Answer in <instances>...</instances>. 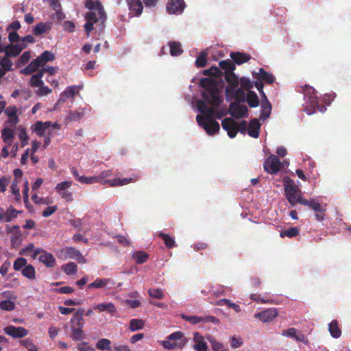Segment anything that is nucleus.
Here are the masks:
<instances>
[{
  "label": "nucleus",
  "instance_id": "1",
  "mask_svg": "<svg viewBox=\"0 0 351 351\" xmlns=\"http://www.w3.org/2000/svg\"><path fill=\"white\" fill-rule=\"evenodd\" d=\"M85 7L90 10L85 15L86 23L84 26L87 36H89L95 23H99L101 29L104 28L106 14L102 4L98 1L86 0Z\"/></svg>",
  "mask_w": 351,
  "mask_h": 351
},
{
  "label": "nucleus",
  "instance_id": "2",
  "mask_svg": "<svg viewBox=\"0 0 351 351\" xmlns=\"http://www.w3.org/2000/svg\"><path fill=\"white\" fill-rule=\"evenodd\" d=\"M298 92L302 91L304 94V100L302 106L304 110L309 115L315 113L317 111L324 112L326 107L323 105H319L317 92L312 86L305 85L301 86Z\"/></svg>",
  "mask_w": 351,
  "mask_h": 351
},
{
  "label": "nucleus",
  "instance_id": "3",
  "mask_svg": "<svg viewBox=\"0 0 351 351\" xmlns=\"http://www.w3.org/2000/svg\"><path fill=\"white\" fill-rule=\"evenodd\" d=\"M199 84L205 90L202 93V97L207 101L208 104L216 107L222 102L216 80L202 78Z\"/></svg>",
  "mask_w": 351,
  "mask_h": 351
},
{
  "label": "nucleus",
  "instance_id": "4",
  "mask_svg": "<svg viewBox=\"0 0 351 351\" xmlns=\"http://www.w3.org/2000/svg\"><path fill=\"white\" fill-rule=\"evenodd\" d=\"M283 185L285 196L291 206H294L297 204H300V200L303 199L302 192L294 181L289 177H285L283 179Z\"/></svg>",
  "mask_w": 351,
  "mask_h": 351
},
{
  "label": "nucleus",
  "instance_id": "5",
  "mask_svg": "<svg viewBox=\"0 0 351 351\" xmlns=\"http://www.w3.org/2000/svg\"><path fill=\"white\" fill-rule=\"evenodd\" d=\"M50 128H53V129L60 130L61 126L58 124V122H55L52 123L51 121H45L43 122L41 121H37L35 123H34L31 129L39 136H45L46 132L47 130H49Z\"/></svg>",
  "mask_w": 351,
  "mask_h": 351
},
{
  "label": "nucleus",
  "instance_id": "6",
  "mask_svg": "<svg viewBox=\"0 0 351 351\" xmlns=\"http://www.w3.org/2000/svg\"><path fill=\"white\" fill-rule=\"evenodd\" d=\"M264 170L271 175L277 174L282 168V165L278 157L276 155H270L264 162Z\"/></svg>",
  "mask_w": 351,
  "mask_h": 351
},
{
  "label": "nucleus",
  "instance_id": "7",
  "mask_svg": "<svg viewBox=\"0 0 351 351\" xmlns=\"http://www.w3.org/2000/svg\"><path fill=\"white\" fill-rule=\"evenodd\" d=\"M72 181H63L57 184L55 190L58 195L67 202L73 201V193L68 189L71 186Z\"/></svg>",
  "mask_w": 351,
  "mask_h": 351
},
{
  "label": "nucleus",
  "instance_id": "8",
  "mask_svg": "<svg viewBox=\"0 0 351 351\" xmlns=\"http://www.w3.org/2000/svg\"><path fill=\"white\" fill-rule=\"evenodd\" d=\"M222 128L224 130L227 131L228 135L230 138H234L238 132V124L232 118H225L221 122Z\"/></svg>",
  "mask_w": 351,
  "mask_h": 351
},
{
  "label": "nucleus",
  "instance_id": "9",
  "mask_svg": "<svg viewBox=\"0 0 351 351\" xmlns=\"http://www.w3.org/2000/svg\"><path fill=\"white\" fill-rule=\"evenodd\" d=\"M228 111L233 117L240 119L247 114L248 109L246 106L240 105L239 103H231Z\"/></svg>",
  "mask_w": 351,
  "mask_h": 351
},
{
  "label": "nucleus",
  "instance_id": "10",
  "mask_svg": "<svg viewBox=\"0 0 351 351\" xmlns=\"http://www.w3.org/2000/svg\"><path fill=\"white\" fill-rule=\"evenodd\" d=\"M3 330L6 335L14 339L24 337L27 336L29 332L28 330L23 327H16L14 326H8L4 328Z\"/></svg>",
  "mask_w": 351,
  "mask_h": 351
},
{
  "label": "nucleus",
  "instance_id": "11",
  "mask_svg": "<svg viewBox=\"0 0 351 351\" xmlns=\"http://www.w3.org/2000/svg\"><path fill=\"white\" fill-rule=\"evenodd\" d=\"M225 80L228 83V86L226 88V95H230L232 94L234 89L237 88L239 84L238 77L233 72L227 73L225 75Z\"/></svg>",
  "mask_w": 351,
  "mask_h": 351
},
{
  "label": "nucleus",
  "instance_id": "12",
  "mask_svg": "<svg viewBox=\"0 0 351 351\" xmlns=\"http://www.w3.org/2000/svg\"><path fill=\"white\" fill-rule=\"evenodd\" d=\"M115 285L114 281L110 278H99L88 284L87 287L89 289H111Z\"/></svg>",
  "mask_w": 351,
  "mask_h": 351
},
{
  "label": "nucleus",
  "instance_id": "13",
  "mask_svg": "<svg viewBox=\"0 0 351 351\" xmlns=\"http://www.w3.org/2000/svg\"><path fill=\"white\" fill-rule=\"evenodd\" d=\"M278 315V311L275 308H269L260 313H256L254 317L258 318L263 322H269Z\"/></svg>",
  "mask_w": 351,
  "mask_h": 351
},
{
  "label": "nucleus",
  "instance_id": "14",
  "mask_svg": "<svg viewBox=\"0 0 351 351\" xmlns=\"http://www.w3.org/2000/svg\"><path fill=\"white\" fill-rule=\"evenodd\" d=\"M282 335L285 337L293 338L298 342H302L305 344L308 343V340L306 339L305 335L298 332L297 329L295 328H289L285 330H283Z\"/></svg>",
  "mask_w": 351,
  "mask_h": 351
},
{
  "label": "nucleus",
  "instance_id": "15",
  "mask_svg": "<svg viewBox=\"0 0 351 351\" xmlns=\"http://www.w3.org/2000/svg\"><path fill=\"white\" fill-rule=\"evenodd\" d=\"M26 43L10 44L5 46V55L8 57H16L26 48Z\"/></svg>",
  "mask_w": 351,
  "mask_h": 351
},
{
  "label": "nucleus",
  "instance_id": "16",
  "mask_svg": "<svg viewBox=\"0 0 351 351\" xmlns=\"http://www.w3.org/2000/svg\"><path fill=\"white\" fill-rule=\"evenodd\" d=\"M84 310L78 309L71 319V329L84 328V320L83 319Z\"/></svg>",
  "mask_w": 351,
  "mask_h": 351
},
{
  "label": "nucleus",
  "instance_id": "17",
  "mask_svg": "<svg viewBox=\"0 0 351 351\" xmlns=\"http://www.w3.org/2000/svg\"><path fill=\"white\" fill-rule=\"evenodd\" d=\"M193 341L194 345L193 348L196 351H202L208 350V346L205 341V337L202 335L199 332H195L193 334Z\"/></svg>",
  "mask_w": 351,
  "mask_h": 351
},
{
  "label": "nucleus",
  "instance_id": "18",
  "mask_svg": "<svg viewBox=\"0 0 351 351\" xmlns=\"http://www.w3.org/2000/svg\"><path fill=\"white\" fill-rule=\"evenodd\" d=\"M17 112L18 108L15 106H9L5 109V114L9 117L8 122L12 125H16L19 121Z\"/></svg>",
  "mask_w": 351,
  "mask_h": 351
},
{
  "label": "nucleus",
  "instance_id": "19",
  "mask_svg": "<svg viewBox=\"0 0 351 351\" xmlns=\"http://www.w3.org/2000/svg\"><path fill=\"white\" fill-rule=\"evenodd\" d=\"M207 101L204 100H199L197 102V110L204 116L206 117L207 119H211L213 117L215 114V110L213 108H209L207 106Z\"/></svg>",
  "mask_w": 351,
  "mask_h": 351
},
{
  "label": "nucleus",
  "instance_id": "20",
  "mask_svg": "<svg viewBox=\"0 0 351 351\" xmlns=\"http://www.w3.org/2000/svg\"><path fill=\"white\" fill-rule=\"evenodd\" d=\"M38 259L47 267H53L56 265V259L53 254L45 250L39 255Z\"/></svg>",
  "mask_w": 351,
  "mask_h": 351
},
{
  "label": "nucleus",
  "instance_id": "21",
  "mask_svg": "<svg viewBox=\"0 0 351 351\" xmlns=\"http://www.w3.org/2000/svg\"><path fill=\"white\" fill-rule=\"evenodd\" d=\"M261 123L257 119H252L248 126V135L252 138H257L259 136Z\"/></svg>",
  "mask_w": 351,
  "mask_h": 351
},
{
  "label": "nucleus",
  "instance_id": "22",
  "mask_svg": "<svg viewBox=\"0 0 351 351\" xmlns=\"http://www.w3.org/2000/svg\"><path fill=\"white\" fill-rule=\"evenodd\" d=\"M209 135H213L217 133L220 130L219 123L213 118L208 119L207 123H204L203 128Z\"/></svg>",
  "mask_w": 351,
  "mask_h": 351
},
{
  "label": "nucleus",
  "instance_id": "23",
  "mask_svg": "<svg viewBox=\"0 0 351 351\" xmlns=\"http://www.w3.org/2000/svg\"><path fill=\"white\" fill-rule=\"evenodd\" d=\"M230 58L234 64L239 65L245 63L251 59V56L248 53L239 51L232 52L230 53Z\"/></svg>",
  "mask_w": 351,
  "mask_h": 351
},
{
  "label": "nucleus",
  "instance_id": "24",
  "mask_svg": "<svg viewBox=\"0 0 351 351\" xmlns=\"http://www.w3.org/2000/svg\"><path fill=\"white\" fill-rule=\"evenodd\" d=\"M93 308L98 310L99 312L106 311L111 315H114L117 311V308L114 304L112 302L108 303H100L95 305Z\"/></svg>",
  "mask_w": 351,
  "mask_h": 351
},
{
  "label": "nucleus",
  "instance_id": "25",
  "mask_svg": "<svg viewBox=\"0 0 351 351\" xmlns=\"http://www.w3.org/2000/svg\"><path fill=\"white\" fill-rule=\"evenodd\" d=\"M66 254L72 259L77 261L79 263H85L86 259L82 256L79 250L77 249L70 247L66 249Z\"/></svg>",
  "mask_w": 351,
  "mask_h": 351
},
{
  "label": "nucleus",
  "instance_id": "26",
  "mask_svg": "<svg viewBox=\"0 0 351 351\" xmlns=\"http://www.w3.org/2000/svg\"><path fill=\"white\" fill-rule=\"evenodd\" d=\"M158 343L166 350H171L176 347V332L169 335L165 340L158 341Z\"/></svg>",
  "mask_w": 351,
  "mask_h": 351
},
{
  "label": "nucleus",
  "instance_id": "27",
  "mask_svg": "<svg viewBox=\"0 0 351 351\" xmlns=\"http://www.w3.org/2000/svg\"><path fill=\"white\" fill-rule=\"evenodd\" d=\"M37 62H39L41 66H44L47 62H51L55 60L54 54L49 51H45L37 58Z\"/></svg>",
  "mask_w": 351,
  "mask_h": 351
},
{
  "label": "nucleus",
  "instance_id": "28",
  "mask_svg": "<svg viewBox=\"0 0 351 351\" xmlns=\"http://www.w3.org/2000/svg\"><path fill=\"white\" fill-rule=\"evenodd\" d=\"M328 330L333 338L337 339L341 335V330L340 329L339 322L335 319L328 324Z\"/></svg>",
  "mask_w": 351,
  "mask_h": 351
},
{
  "label": "nucleus",
  "instance_id": "29",
  "mask_svg": "<svg viewBox=\"0 0 351 351\" xmlns=\"http://www.w3.org/2000/svg\"><path fill=\"white\" fill-rule=\"evenodd\" d=\"M130 10L136 15H140L143 9L141 0H127Z\"/></svg>",
  "mask_w": 351,
  "mask_h": 351
},
{
  "label": "nucleus",
  "instance_id": "30",
  "mask_svg": "<svg viewBox=\"0 0 351 351\" xmlns=\"http://www.w3.org/2000/svg\"><path fill=\"white\" fill-rule=\"evenodd\" d=\"M257 79L260 81L265 82L269 84H273L274 82V77L273 75L267 72L263 68L259 69Z\"/></svg>",
  "mask_w": 351,
  "mask_h": 351
},
{
  "label": "nucleus",
  "instance_id": "31",
  "mask_svg": "<svg viewBox=\"0 0 351 351\" xmlns=\"http://www.w3.org/2000/svg\"><path fill=\"white\" fill-rule=\"evenodd\" d=\"M14 130L9 128H5L1 130V137L8 146H10L14 138Z\"/></svg>",
  "mask_w": 351,
  "mask_h": 351
},
{
  "label": "nucleus",
  "instance_id": "32",
  "mask_svg": "<svg viewBox=\"0 0 351 351\" xmlns=\"http://www.w3.org/2000/svg\"><path fill=\"white\" fill-rule=\"evenodd\" d=\"M22 275L28 280H33L36 279L35 268L30 264H27L21 271Z\"/></svg>",
  "mask_w": 351,
  "mask_h": 351
},
{
  "label": "nucleus",
  "instance_id": "33",
  "mask_svg": "<svg viewBox=\"0 0 351 351\" xmlns=\"http://www.w3.org/2000/svg\"><path fill=\"white\" fill-rule=\"evenodd\" d=\"M245 100L251 108H256L259 105V99L256 93L252 90H249Z\"/></svg>",
  "mask_w": 351,
  "mask_h": 351
},
{
  "label": "nucleus",
  "instance_id": "34",
  "mask_svg": "<svg viewBox=\"0 0 351 351\" xmlns=\"http://www.w3.org/2000/svg\"><path fill=\"white\" fill-rule=\"evenodd\" d=\"M132 258L138 265L145 263L149 258V254L143 251H136L133 253Z\"/></svg>",
  "mask_w": 351,
  "mask_h": 351
},
{
  "label": "nucleus",
  "instance_id": "35",
  "mask_svg": "<svg viewBox=\"0 0 351 351\" xmlns=\"http://www.w3.org/2000/svg\"><path fill=\"white\" fill-rule=\"evenodd\" d=\"M41 66L36 59H34L26 67L21 70L24 75H30L35 72L38 67Z\"/></svg>",
  "mask_w": 351,
  "mask_h": 351
},
{
  "label": "nucleus",
  "instance_id": "36",
  "mask_svg": "<svg viewBox=\"0 0 351 351\" xmlns=\"http://www.w3.org/2000/svg\"><path fill=\"white\" fill-rule=\"evenodd\" d=\"M265 102H263L262 104V110L261 114L260 115V119L262 120H265L269 117L271 110V105L267 99H265Z\"/></svg>",
  "mask_w": 351,
  "mask_h": 351
},
{
  "label": "nucleus",
  "instance_id": "37",
  "mask_svg": "<svg viewBox=\"0 0 351 351\" xmlns=\"http://www.w3.org/2000/svg\"><path fill=\"white\" fill-rule=\"evenodd\" d=\"M206 338L210 343L213 351H228L221 343L217 341L210 335H207Z\"/></svg>",
  "mask_w": 351,
  "mask_h": 351
},
{
  "label": "nucleus",
  "instance_id": "38",
  "mask_svg": "<svg viewBox=\"0 0 351 351\" xmlns=\"http://www.w3.org/2000/svg\"><path fill=\"white\" fill-rule=\"evenodd\" d=\"M219 65L222 70H224L225 75L227 73L233 72L235 69V64L230 60H221L219 62Z\"/></svg>",
  "mask_w": 351,
  "mask_h": 351
},
{
  "label": "nucleus",
  "instance_id": "39",
  "mask_svg": "<svg viewBox=\"0 0 351 351\" xmlns=\"http://www.w3.org/2000/svg\"><path fill=\"white\" fill-rule=\"evenodd\" d=\"M20 213V211L16 210L12 206H10L6 211L3 210L4 221L5 222L11 221L13 219L16 218L18 213Z\"/></svg>",
  "mask_w": 351,
  "mask_h": 351
},
{
  "label": "nucleus",
  "instance_id": "40",
  "mask_svg": "<svg viewBox=\"0 0 351 351\" xmlns=\"http://www.w3.org/2000/svg\"><path fill=\"white\" fill-rule=\"evenodd\" d=\"M96 348L100 350H112L111 341L108 339L103 338L96 343Z\"/></svg>",
  "mask_w": 351,
  "mask_h": 351
},
{
  "label": "nucleus",
  "instance_id": "41",
  "mask_svg": "<svg viewBox=\"0 0 351 351\" xmlns=\"http://www.w3.org/2000/svg\"><path fill=\"white\" fill-rule=\"evenodd\" d=\"M77 266L76 263L71 262L62 266V270L67 275H75L77 273Z\"/></svg>",
  "mask_w": 351,
  "mask_h": 351
},
{
  "label": "nucleus",
  "instance_id": "42",
  "mask_svg": "<svg viewBox=\"0 0 351 351\" xmlns=\"http://www.w3.org/2000/svg\"><path fill=\"white\" fill-rule=\"evenodd\" d=\"M71 338L74 341H81L85 338L83 328H71Z\"/></svg>",
  "mask_w": 351,
  "mask_h": 351
},
{
  "label": "nucleus",
  "instance_id": "43",
  "mask_svg": "<svg viewBox=\"0 0 351 351\" xmlns=\"http://www.w3.org/2000/svg\"><path fill=\"white\" fill-rule=\"evenodd\" d=\"M144 327V321L140 319H132L130 322L129 328L131 331L141 330Z\"/></svg>",
  "mask_w": 351,
  "mask_h": 351
},
{
  "label": "nucleus",
  "instance_id": "44",
  "mask_svg": "<svg viewBox=\"0 0 351 351\" xmlns=\"http://www.w3.org/2000/svg\"><path fill=\"white\" fill-rule=\"evenodd\" d=\"M234 97L235 99L234 103H241L245 102L247 95H245V93L241 88H235L234 92Z\"/></svg>",
  "mask_w": 351,
  "mask_h": 351
},
{
  "label": "nucleus",
  "instance_id": "45",
  "mask_svg": "<svg viewBox=\"0 0 351 351\" xmlns=\"http://www.w3.org/2000/svg\"><path fill=\"white\" fill-rule=\"evenodd\" d=\"M207 56L206 51H202L196 58L195 66L199 68L205 67L207 64Z\"/></svg>",
  "mask_w": 351,
  "mask_h": 351
},
{
  "label": "nucleus",
  "instance_id": "46",
  "mask_svg": "<svg viewBox=\"0 0 351 351\" xmlns=\"http://www.w3.org/2000/svg\"><path fill=\"white\" fill-rule=\"evenodd\" d=\"M27 265V261L25 258H17L13 264V268L15 271H22V269Z\"/></svg>",
  "mask_w": 351,
  "mask_h": 351
},
{
  "label": "nucleus",
  "instance_id": "47",
  "mask_svg": "<svg viewBox=\"0 0 351 351\" xmlns=\"http://www.w3.org/2000/svg\"><path fill=\"white\" fill-rule=\"evenodd\" d=\"M299 234V229L297 227H291L289 230H285L280 232V237H289L292 238L297 236Z\"/></svg>",
  "mask_w": 351,
  "mask_h": 351
},
{
  "label": "nucleus",
  "instance_id": "48",
  "mask_svg": "<svg viewBox=\"0 0 351 351\" xmlns=\"http://www.w3.org/2000/svg\"><path fill=\"white\" fill-rule=\"evenodd\" d=\"M16 307L14 302L10 300H1L0 302V308L3 311H11Z\"/></svg>",
  "mask_w": 351,
  "mask_h": 351
},
{
  "label": "nucleus",
  "instance_id": "49",
  "mask_svg": "<svg viewBox=\"0 0 351 351\" xmlns=\"http://www.w3.org/2000/svg\"><path fill=\"white\" fill-rule=\"evenodd\" d=\"M300 204L308 206V207L311 208L314 211L317 210L319 209V206H321V204L319 203L315 202L313 199H302V200H300Z\"/></svg>",
  "mask_w": 351,
  "mask_h": 351
},
{
  "label": "nucleus",
  "instance_id": "50",
  "mask_svg": "<svg viewBox=\"0 0 351 351\" xmlns=\"http://www.w3.org/2000/svg\"><path fill=\"white\" fill-rule=\"evenodd\" d=\"M168 49H169L170 53L172 56H176V41H171L169 43L167 47H162L160 53L166 54Z\"/></svg>",
  "mask_w": 351,
  "mask_h": 351
},
{
  "label": "nucleus",
  "instance_id": "51",
  "mask_svg": "<svg viewBox=\"0 0 351 351\" xmlns=\"http://www.w3.org/2000/svg\"><path fill=\"white\" fill-rule=\"evenodd\" d=\"M19 183V180L14 179L11 185L12 193L16 196V199L17 201L21 199L20 190L18 186Z\"/></svg>",
  "mask_w": 351,
  "mask_h": 351
},
{
  "label": "nucleus",
  "instance_id": "52",
  "mask_svg": "<svg viewBox=\"0 0 351 351\" xmlns=\"http://www.w3.org/2000/svg\"><path fill=\"white\" fill-rule=\"evenodd\" d=\"M47 29V26L46 23H39L34 27L33 29V33L36 36H40L46 32Z\"/></svg>",
  "mask_w": 351,
  "mask_h": 351
},
{
  "label": "nucleus",
  "instance_id": "53",
  "mask_svg": "<svg viewBox=\"0 0 351 351\" xmlns=\"http://www.w3.org/2000/svg\"><path fill=\"white\" fill-rule=\"evenodd\" d=\"M19 138L21 142V147H24L28 143L29 136L27 134L26 130L24 128H21L20 132L19 133Z\"/></svg>",
  "mask_w": 351,
  "mask_h": 351
},
{
  "label": "nucleus",
  "instance_id": "54",
  "mask_svg": "<svg viewBox=\"0 0 351 351\" xmlns=\"http://www.w3.org/2000/svg\"><path fill=\"white\" fill-rule=\"evenodd\" d=\"M30 58V52L25 51L17 60L18 66L25 64L29 60Z\"/></svg>",
  "mask_w": 351,
  "mask_h": 351
},
{
  "label": "nucleus",
  "instance_id": "55",
  "mask_svg": "<svg viewBox=\"0 0 351 351\" xmlns=\"http://www.w3.org/2000/svg\"><path fill=\"white\" fill-rule=\"evenodd\" d=\"M160 237L165 242V245L169 247H173L175 243L174 239L169 237L168 234L160 233Z\"/></svg>",
  "mask_w": 351,
  "mask_h": 351
},
{
  "label": "nucleus",
  "instance_id": "56",
  "mask_svg": "<svg viewBox=\"0 0 351 351\" xmlns=\"http://www.w3.org/2000/svg\"><path fill=\"white\" fill-rule=\"evenodd\" d=\"M203 73L205 75L217 77V76H219L220 75L221 71L217 66H211L210 68H209L208 69H205L203 71Z\"/></svg>",
  "mask_w": 351,
  "mask_h": 351
},
{
  "label": "nucleus",
  "instance_id": "57",
  "mask_svg": "<svg viewBox=\"0 0 351 351\" xmlns=\"http://www.w3.org/2000/svg\"><path fill=\"white\" fill-rule=\"evenodd\" d=\"M148 293L150 297L156 299L161 300L164 298V293L158 289H150Z\"/></svg>",
  "mask_w": 351,
  "mask_h": 351
},
{
  "label": "nucleus",
  "instance_id": "58",
  "mask_svg": "<svg viewBox=\"0 0 351 351\" xmlns=\"http://www.w3.org/2000/svg\"><path fill=\"white\" fill-rule=\"evenodd\" d=\"M250 299L260 303H272V300L269 299L267 296L261 298L256 293H253L250 295Z\"/></svg>",
  "mask_w": 351,
  "mask_h": 351
},
{
  "label": "nucleus",
  "instance_id": "59",
  "mask_svg": "<svg viewBox=\"0 0 351 351\" xmlns=\"http://www.w3.org/2000/svg\"><path fill=\"white\" fill-rule=\"evenodd\" d=\"M181 317L184 320L189 321L193 324H197L198 323L202 322V317L199 316H187L184 314L181 315Z\"/></svg>",
  "mask_w": 351,
  "mask_h": 351
},
{
  "label": "nucleus",
  "instance_id": "60",
  "mask_svg": "<svg viewBox=\"0 0 351 351\" xmlns=\"http://www.w3.org/2000/svg\"><path fill=\"white\" fill-rule=\"evenodd\" d=\"M10 57L5 56V57L3 58L0 61L1 66L7 71L12 70V62L9 59Z\"/></svg>",
  "mask_w": 351,
  "mask_h": 351
},
{
  "label": "nucleus",
  "instance_id": "61",
  "mask_svg": "<svg viewBox=\"0 0 351 351\" xmlns=\"http://www.w3.org/2000/svg\"><path fill=\"white\" fill-rule=\"evenodd\" d=\"M99 182H100V178L99 176L86 177V176H82V178H81V183H82V184H93V183Z\"/></svg>",
  "mask_w": 351,
  "mask_h": 351
},
{
  "label": "nucleus",
  "instance_id": "62",
  "mask_svg": "<svg viewBox=\"0 0 351 351\" xmlns=\"http://www.w3.org/2000/svg\"><path fill=\"white\" fill-rule=\"evenodd\" d=\"M38 89L36 90V93L39 96L47 95L51 93V90L47 86L44 85V83L39 86Z\"/></svg>",
  "mask_w": 351,
  "mask_h": 351
},
{
  "label": "nucleus",
  "instance_id": "63",
  "mask_svg": "<svg viewBox=\"0 0 351 351\" xmlns=\"http://www.w3.org/2000/svg\"><path fill=\"white\" fill-rule=\"evenodd\" d=\"M62 27L64 31L69 33L73 32L75 28V24L71 21H66L62 23Z\"/></svg>",
  "mask_w": 351,
  "mask_h": 351
},
{
  "label": "nucleus",
  "instance_id": "64",
  "mask_svg": "<svg viewBox=\"0 0 351 351\" xmlns=\"http://www.w3.org/2000/svg\"><path fill=\"white\" fill-rule=\"evenodd\" d=\"M79 351H95V349L86 341H82L77 345Z\"/></svg>",
  "mask_w": 351,
  "mask_h": 351
}]
</instances>
